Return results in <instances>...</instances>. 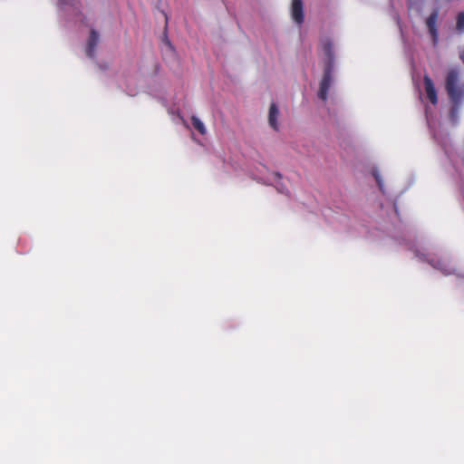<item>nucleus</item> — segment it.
Returning a JSON list of instances; mask_svg holds the SVG:
<instances>
[{
    "label": "nucleus",
    "instance_id": "1",
    "mask_svg": "<svg viewBox=\"0 0 464 464\" xmlns=\"http://www.w3.org/2000/svg\"><path fill=\"white\" fill-rule=\"evenodd\" d=\"M458 72L455 70L450 71L446 79V90L450 98L455 102L463 96V90L458 85Z\"/></svg>",
    "mask_w": 464,
    "mask_h": 464
},
{
    "label": "nucleus",
    "instance_id": "3",
    "mask_svg": "<svg viewBox=\"0 0 464 464\" xmlns=\"http://www.w3.org/2000/svg\"><path fill=\"white\" fill-rule=\"evenodd\" d=\"M424 87L428 99L431 103L436 104L438 102L437 92L431 79L429 76H424Z\"/></svg>",
    "mask_w": 464,
    "mask_h": 464
},
{
    "label": "nucleus",
    "instance_id": "2",
    "mask_svg": "<svg viewBox=\"0 0 464 464\" xmlns=\"http://www.w3.org/2000/svg\"><path fill=\"white\" fill-rule=\"evenodd\" d=\"M290 14L292 20L298 25H301L304 19V6L301 0H293L290 6Z\"/></svg>",
    "mask_w": 464,
    "mask_h": 464
},
{
    "label": "nucleus",
    "instance_id": "6",
    "mask_svg": "<svg viewBox=\"0 0 464 464\" xmlns=\"http://www.w3.org/2000/svg\"><path fill=\"white\" fill-rule=\"evenodd\" d=\"M192 126L202 135L206 134L207 129L205 124L196 116L191 117Z\"/></svg>",
    "mask_w": 464,
    "mask_h": 464
},
{
    "label": "nucleus",
    "instance_id": "8",
    "mask_svg": "<svg viewBox=\"0 0 464 464\" xmlns=\"http://www.w3.org/2000/svg\"><path fill=\"white\" fill-rule=\"evenodd\" d=\"M457 28L459 30H464V13H460L457 18Z\"/></svg>",
    "mask_w": 464,
    "mask_h": 464
},
{
    "label": "nucleus",
    "instance_id": "7",
    "mask_svg": "<svg viewBox=\"0 0 464 464\" xmlns=\"http://www.w3.org/2000/svg\"><path fill=\"white\" fill-rule=\"evenodd\" d=\"M437 17H438V14L437 13H433L427 19V26L429 27V29H430V33L432 34H434V26H435V24H436V21H437Z\"/></svg>",
    "mask_w": 464,
    "mask_h": 464
},
{
    "label": "nucleus",
    "instance_id": "4",
    "mask_svg": "<svg viewBox=\"0 0 464 464\" xmlns=\"http://www.w3.org/2000/svg\"><path fill=\"white\" fill-rule=\"evenodd\" d=\"M332 79L329 72H326L320 84V90L318 95L321 100L325 101L327 99V92L330 88Z\"/></svg>",
    "mask_w": 464,
    "mask_h": 464
},
{
    "label": "nucleus",
    "instance_id": "5",
    "mask_svg": "<svg viewBox=\"0 0 464 464\" xmlns=\"http://www.w3.org/2000/svg\"><path fill=\"white\" fill-rule=\"evenodd\" d=\"M278 117H279V110L275 103H272L269 107L268 122H269V125L274 130H277V128H278Z\"/></svg>",
    "mask_w": 464,
    "mask_h": 464
},
{
    "label": "nucleus",
    "instance_id": "9",
    "mask_svg": "<svg viewBox=\"0 0 464 464\" xmlns=\"http://www.w3.org/2000/svg\"><path fill=\"white\" fill-rule=\"evenodd\" d=\"M440 270H443L446 274H450L452 271L445 267L444 263H441L439 266Z\"/></svg>",
    "mask_w": 464,
    "mask_h": 464
}]
</instances>
